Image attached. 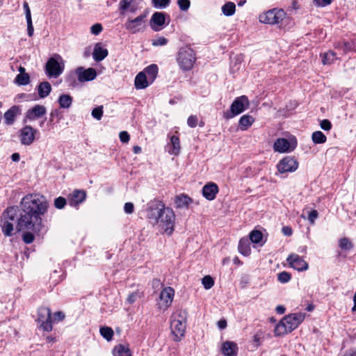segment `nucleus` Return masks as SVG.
<instances>
[{
    "label": "nucleus",
    "mask_w": 356,
    "mask_h": 356,
    "mask_svg": "<svg viewBox=\"0 0 356 356\" xmlns=\"http://www.w3.org/2000/svg\"><path fill=\"white\" fill-rule=\"evenodd\" d=\"M20 206L21 212L17 220V231H44L42 216L47 213L49 207L46 198L40 194H28L22 199Z\"/></svg>",
    "instance_id": "1"
},
{
    "label": "nucleus",
    "mask_w": 356,
    "mask_h": 356,
    "mask_svg": "<svg viewBox=\"0 0 356 356\" xmlns=\"http://www.w3.org/2000/svg\"><path fill=\"white\" fill-rule=\"evenodd\" d=\"M186 327V312L176 309L171 315L170 329L175 341H179L185 334Z\"/></svg>",
    "instance_id": "2"
},
{
    "label": "nucleus",
    "mask_w": 356,
    "mask_h": 356,
    "mask_svg": "<svg viewBox=\"0 0 356 356\" xmlns=\"http://www.w3.org/2000/svg\"><path fill=\"white\" fill-rule=\"evenodd\" d=\"M196 61V54L189 46L181 47L177 53V62L183 71L191 70Z\"/></svg>",
    "instance_id": "3"
},
{
    "label": "nucleus",
    "mask_w": 356,
    "mask_h": 356,
    "mask_svg": "<svg viewBox=\"0 0 356 356\" xmlns=\"http://www.w3.org/2000/svg\"><path fill=\"white\" fill-rule=\"evenodd\" d=\"M249 106L250 102L247 96L238 97L234 100L229 109L223 112V118L226 120L232 119L248 109Z\"/></svg>",
    "instance_id": "4"
},
{
    "label": "nucleus",
    "mask_w": 356,
    "mask_h": 356,
    "mask_svg": "<svg viewBox=\"0 0 356 356\" xmlns=\"http://www.w3.org/2000/svg\"><path fill=\"white\" fill-rule=\"evenodd\" d=\"M147 12H144L135 18L128 17L124 26L131 34L143 33L147 27Z\"/></svg>",
    "instance_id": "5"
},
{
    "label": "nucleus",
    "mask_w": 356,
    "mask_h": 356,
    "mask_svg": "<svg viewBox=\"0 0 356 356\" xmlns=\"http://www.w3.org/2000/svg\"><path fill=\"white\" fill-rule=\"evenodd\" d=\"M65 67L62 57L58 54H55L51 57L45 65V72L49 77L57 78L63 72Z\"/></svg>",
    "instance_id": "6"
},
{
    "label": "nucleus",
    "mask_w": 356,
    "mask_h": 356,
    "mask_svg": "<svg viewBox=\"0 0 356 356\" xmlns=\"http://www.w3.org/2000/svg\"><path fill=\"white\" fill-rule=\"evenodd\" d=\"M164 203L157 199L150 201L147 204V218L152 225L158 224L161 215L165 209Z\"/></svg>",
    "instance_id": "7"
},
{
    "label": "nucleus",
    "mask_w": 356,
    "mask_h": 356,
    "mask_svg": "<svg viewBox=\"0 0 356 356\" xmlns=\"http://www.w3.org/2000/svg\"><path fill=\"white\" fill-rule=\"evenodd\" d=\"M286 17V13L282 9L274 8L269 10L259 15V21L261 23L268 24H278Z\"/></svg>",
    "instance_id": "8"
},
{
    "label": "nucleus",
    "mask_w": 356,
    "mask_h": 356,
    "mask_svg": "<svg viewBox=\"0 0 356 356\" xmlns=\"http://www.w3.org/2000/svg\"><path fill=\"white\" fill-rule=\"evenodd\" d=\"M51 312L49 307H42L38 310L37 321L40 323V327L46 332L52 330Z\"/></svg>",
    "instance_id": "9"
},
{
    "label": "nucleus",
    "mask_w": 356,
    "mask_h": 356,
    "mask_svg": "<svg viewBox=\"0 0 356 356\" xmlns=\"http://www.w3.org/2000/svg\"><path fill=\"white\" fill-rule=\"evenodd\" d=\"M170 22V15L165 13L155 12L149 21V26L154 31H159L163 29L164 25Z\"/></svg>",
    "instance_id": "10"
},
{
    "label": "nucleus",
    "mask_w": 356,
    "mask_h": 356,
    "mask_svg": "<svg viewBox=\"0 0 356 356\" xmlns=\"http://www.w3.org/2000/svg\"><path fill=\"white\" fill-rule=\"evenodd\" d=\"M175 218V216L172 209L168 207L161 215V218L157 225L161 226L166 232L169 231V234H171L173 230Z\"/></svg>",
    "instance_id": "11"
},
{
    "label": "nucleus",
    "mask_w": 356,
    "mask_h": 356,
    "mask_svg": "<svg viewBox=\"0 0 356 356\" xmlns=\"http://www.w3.org/2000/svg\"><path fill=\"white\" fill-rule=\"evenodd\" d=\"M277 168L280 173L292 172L298 169V162L293 157L285 156L279 161Z\"/></svg>",
    "instance_id": "12"
},
{
    "label": "nucleus",
    "mask_w": 356,
    "mask_h": 356,
    "mask_svg": "<svg viewBox=\"0 0 356 356\" xmlns=\"http://www.w3.org/2000/svg\"><path fill=\"white\" fill-rule=\"evenodd\" d=\"M47 113V108L44 106L36 104L29 108L25 113L23 122L25 124L28 121H34L42 117Z\"/></svg>",
    "instance_id": "13"
},
{
    "label": "nucleus",
    "mask_w": 356,
    "mask_h": 356,
    "mask_svg": "<svg viewBox=\"0 0 356 356\" xmlns=\"http://www.w3.org/2000/svg\"><path fill=\"white\" fill-rule=\"evenodd\" d=\"M38 133L36 129L30 125H25L19 130L20 142L24 145H31L35 138V134Z\"/></svg>",
    "instance_id": "14"
},
{
    "label": "nucleus",
    "mask_w": 356,
    "mask_h": 356,
    "mask_svg": "<svg viewBox=\"0 0 356 356\" xmlns=\"http://www.w3.org/2000/svg\"><path fill=\"white\" fill-rule=\"evenodd\" d=\"M305 318V314L299 312L286 316L282 318V321L287 327V330L292 332L298 327Z\"/></svg>",
    "instance_id": "15"
},
{
    "label": "nucleus",
    "mask_w": 356,
    "mask_h": 356,
    "mask_svg": "<svg viewBox=\"0 0 356 356\" xmlns=\"http://www.w3.org/2000/svg\"><path fill=\"white\" fill-rule=\"evenodd\" d=\"M174 296L175 290L173 288L170 286L163 288L159 296L161 301V302L159 304L160 309L165 311L168 307H170L173 301Z\"/></svg>",
    "instance_id": "16"
},
{
    "label": "nucleus",
    "mask_w": 356,
    "mask_h": 356,
    "mask_svg": "<svg viewBox=\"0 0 356 356\" xmlns=\"http://www.w3.org/2000/svg\"><path fill=\"white\" fill-rule=\"evenodd\" d=\"M286 261L289 266L298 271H305L308 269V264L297 254H291L288 256Z\"/></svg>",
    "instance_id": "17"
},
{
    "label": "nucleus",
    "mask_w": 356,
    "mask_h": 356,
    "mask_svg": "<svg viewBox=\"0 0 356 356\" xmlns=\"http://www.w3.org/2000/svg\"><path fill=\"white\" fill-rule=\"evenodd\" d=\"M86 199V193L84 190L75 189L67 196L69 204L73 207H77Z\"/></svg>",
    "instance_id": "18"
},
{
    "label": "nucleus",
    "mask_w": 356,
    "mask_h": 356,
    "mask_svg": "<svg viewBox=\"0 0 356 356\" xmlns=\"http://www.w3.org/2000/svg\"><path fill=\"white\" fill-rule=\"evenodd\" d=\"M76 74L80 82L92 81L97 76L96 70L92 67L86 70L82 67H79L76 70Z\"/></svg>",
    "instance_id": "19"
},
{
    "label": "nucleus",
    "mask_w": 356,
    "mask_h": 356,
    "mask_svg": "<svg viewBox=\"0 0 356 356\" xmlns=\"http://www.w3.org/2000/svg\"><path fill=\"white\" fill-rule=\"evenodd\" d=\"M22 113L21 107L18 105L11 106L3 115L4 122L7 125H12L16 118Z\"/></svg>",
    "instance_id": "20"
},
{
    "label": "nucleus",
    "mask_w": 356,
    "mask_h": 356,
    "mask_svg": "<svg viewBox=\"0 0 356 356\" xmlns=\"http://www.w3.org/2000/svg\"><path fill=\"white\" fill-rule=\"evenodd\" d=\"M217 184L213 182L205 184L202 188V195L208 200H213L218 193Z\"/></svg>",
    "instance_id": "21"
},
{
    "label": "nucleus",
    "mask_w": 356,
    "mask_h": 356,
    "mask_svg": "<svg viewBox=\"0 0 356 356\" xmlns=\"http://www.w3.org/2000/svg\"><path fill=\"white\" fill-rule=\"evenodd\" d=\"M273 149L275 152L283 153L291 152L294 149L291 147L290 142L284 138L277 139L273 144Z\"/></svg>",
    "instance_id": "22"
},
{
    "label": "nucleus",
    "mask_w": 356,
    "mask_h": 356,
    "mask_svg": "<svg viewBox=\"0 0 356 356\" xmlns=\"http://www.w3.org/2000/svg\"><path fill=\"white\" fill-rule=\"evenodd\" d=\"M108 54V51L104 48L101 42L96 43L92 52V58L96 62L103 60Z\"/></svg>",
    "instance_id": "23"
},
{
    "label": "nucleus",
    "mask_w": 356,
    "mask_h": 356,
    "mask_svg": "<svg viewBox=\"0 0 356 356\" xmlns=\"http://www.w3.org/2000/svg\"><path fill=\"white\" fill-rule=\"evenodd\" d=\"M221 351L225 356H236L238 351L237 344L234 341H227L222 343Z\"/></svg>",
    "instance_id": "24"
},
{
    "label": "nucleus",
    "mask_w": 356,
    "mask_h": 356,
    "mask_svg": "<svg viewBox=\"0 0 356 356\" xmlns=\"http://www.w3.org/2000/svg\"><path fill=\"white\" fill-rule=\"evenodd\" d=\"M192 202V198L184 193L177 195L175 199V204L179 209L188 208Z\"/></svg>",
    "instance_id": "25"
},
{
    "label": "nucleus",
    "mask_w": 356,
    "mask_h": 356,
    "mask_svg": "<svg viewBox=\"0 0 356 356\" xmlns=\"http://www.w3.org/2000/svg\"><path fill=\"white\" fill-rule=\"evenodd\" d=\"M149 84V79L147 78V75L145 72H140L136 76L134 80L135 88L138 90L145 89Z\"/></svg>",
    "instance_id": "26"
},
{
    "label": "nucleus",
    "mask_w": 356,
    "mask_h": 356,
    "mask_svg": "<svg viewBox=\"0 0 356 356\" xmlns=\"http://www.w3.org/2000/svg\"><path fill=\"white\" fill-rule=\"evenodd\" d=\"M159 68L156 64H152L146 67L142 72H145L147 78L149 79V83H152L158 74Z\"/></svg>",
    "instance_id": "27"
},
{
    "label": "nucleus",
    "mask_w": 356,
    "mask_h": 356,
    "mask_svg": "<svg viewBox=\"0 0 356 356\" xmlns=\"http://www.w3.org/2000/svg\"><path fill=\"white\" fill-rule=\"evenodd\" d=\"M254 122V118L250 115H243L241 117L238 125L241 131H246Z\"/></svg>",
    "instance_id": "28"
},
{
    "label": "nucleus",
    "mask_w": 356,
    "mask_h": 356,
    "mask_svg": "<svg viewBox=\"0 0 356 356\" xmlns=\"http://www.w3.org/2000/svg\"><path fill=\"white\" fill-rule=\"evenodd\" d=\"M238 250L243 256H248L250 254L251 248L250 246V241L248 238H241L238 243Z\"/></svg>",
    "instance_id": "29"
},
{
    "label": "nucleus",
    "mask_w": 356,
    "mask_h": 356,
    "mask_svg": "<svg viewBox=\"0 0 356 356\" xmlns=\"http://www.w3.org/2000/svg\"><path fill=\"white\" fill-rule=\"evenodd\" d=\"M46 231H47V229H46L45 227H44V231H43L42 232H35L31 229H24L22 231V232H24V234H22V240L25 243L30 244L32 242H33V241L35 239L34 234H37L38 236H40V234L46 232Z\"/></svg>",
    "instance_id": "30"
},
{
    "label": "nucleus",
    "mask_w": 356,
    "mask_h": 356,
    "mask_svg": "<svg viewBox=\"0 0 356 356\" xmlns=\"http://www.w3.org/2000/svg\"><path fill=\"white\" fill-rule=\"evenodd\" d=\"M51 91V84L47 81L41 82L38 86V92L40 98L47 97Z\"/></svg>",
    "instance_id": "31"
},
{
    "label": "nucleus",
    "mask_w": 356,
    "mask_h": 356,
    "mask_svg": "<svg viewBox=\"0 0 356 356\" xmlns=\"http://www.w3.org/2000/svg\"><path fill=\"white\" fill-rule=\"evenodd\" d=\"M73 98L69 94H62L58 99V103L61 108H69L72 104Z\"/></svg>",
    "instance_id": "32"
},
{
    "label": "nucleus",
    "mask_w": 356,
    "mask_h": 356,
    "mask_svg": "<svg viewBox=\"0 0 356 356\" xmlns=\"http://www.w3.org/2000/svg\"><path fill=\"white\" fill-rule=\"evenodd\" d=\"M171 149L168 150L170 154L178 155L180 152V140L178 136L172 135L170 137Z\"/></svg>",
    "instance_id": "33"
},
{
    "label": "nucleus",
    "mask_w": 356,
    "mask_h": 356,
    "mask_svg": "<svg viewBox=\"0 0 356 356\" xmlns=\"http://www.w3.org/2000/svg\"><path fill=\"white\" fill-rule=\"evenodd\" d=\"M114 356H132L129 347L122 344H119L115 346L113 350Z\"/></svg>",
    "instance_id": "34"
},
{
    "label": "nucleus",
    "mask_w": 356,
    "mask_h": 356,
    "mask_svg": "<svg viewBox=\"0 0 356 356\" xmlns=\"http://www.w3.org/2000/svg\"><path fill=\"white\" fill-rule=\"evenodd\" d=\"M1 227L3 234L6 236H11L13 234L14 226L12 222L7 220H1Z\"/></svg>",
    "instance_id": "35"
},
{
    "label": "nucleus",
    "mask_w": 356,
    "mask_h": 356,
    "mask_svg": "<svg viewBox=\"0 0 356 356\" xmlns=\"http://www.w3.org/2000/svg\"><path fill=\"white\" fill-rule=\"evenodd\" d=\"M335 48L339 50H341L343 54H347L354 49V42L352 41L344 40L338 42L335 45Z\"/></svg>",
    "instance_id": "36"
},
{
    "label": "nucleus",
    "mask_w": 356,
    "mask_h": 356,
    "mask_svg": "<svg viewBox=\"0 0 356 356\" xmlns=\"http://www.w3.org/2000/svg\"><path fill=\"white\" fill-rule=\"evenodd\" d=\"M17 213L15 207H10L6 209L3 213V218L2 220H7L10 222H13L17 217Z\"/></svg>",
    "instance_id": "37"
},
{
    "label": "nucleus",
    "mask_w": 356,
    "mask_h": 356,
    "mask_svg": "<svg viewBox=\"0 0 356 356\" xmlns=\"http://www.w3.org/2000/svg\"><path fill=\"white\" fill-rule=\"evenodd\" d=\"M236 5L234 3L229 1L222 6V12L226 16H232L235 13Z\"/></svg>",
    "instance_id": "38"
},
{
    "label": "nucleus",
    "mask_w": 356,
    "mask_h": 356,
    "mask_svg": "<svg viewBox=\"0 0 356 356\" xmlns=\"http://www.w3.org/2000/svg\"><path fill=\"white\" fill-rule=\"evenodd\" d=\"M312 139L315 144H323L326 142L327 138L322 131H316L312 134Z\"/></svg>",
    "instance_id": "39"
},
{
    "label": "nucleus",
    "mask_w": 356,
    "mask_h": 356,
    "mask_svg": "<svg viewBox=\"0 0 356 356\" xmlns=\"http://www.w3.org/2000/svg\"><path fill=\"white\" fill-rule=\"evenodd\" d=\"M289 332H291L287 330V327L282 320L275 325L274 329V334L275 336H282Z\"/></svg>",
    "instance_id": "40"
},
{
    "label": "nucleus",
    "mask_w": 356,
    "mask_h": 356,
    "mask_svg": "<svg viewBox=\"0 0 356 356\" xmlns=\"http://www.w3.org/2000/svg\"><path fill=\"white\" fill-rule=\"evenodd\" d=\"M337 60L336 54L332 51H329L322 55V61L324 65H330Z\"/></svg>",
    "instance_id": "41"
},
{
    "label": "nucleus",
    "mask_w": 356,
    "mask_h": 356,
    "mask_svg": "<svg viewBox=\"0 0 356 356\" xmlns=\"http://www.w3.org/2000/svg\"><path fill=\"white\" fill-rule=\"evenodd\" d=\"M249 236H250L249 241H250L253 243H257V244L259 243L262 241V238H263L262 233L260 231L257 230V229L252 230L250 233Z\"/></svg>",
    "instance_id": "42"
},
{
    "label": "nucleus",
    "mask_w": 356,
    "mask_h": 356,
    "mask_svg": "<svg viewBox=\"0 0 356 356\" xmlns=\"http://www.w3.org/2000/svg\"><path fill=\"white\" fill-rule=\"evenodd\" d=\"M99 332L101 335L108 341L113 339L114 334L112 328L106 326L100 327Z\"/></svg>",
    "instance_id": "43"
},
{
    "label": "nucleus",
    "mask_w": 356,
    "mask_h": 356,
    "mask_svg": "<svg viewBox=\"0 0 356 356\" xmlns=\"http://www.w3.org/2000/svg\"><path fill=\"white\" fill-rule=\"evenodd\" d=\"M15 81L19 86H25L29 83L30 76L27 73L19 74L16 76Z\"/></svg>",
    "instance_id": "44"
},
{
    "label": "nucleus",
    "mask_w": 356,
    "mask_h": 356,
    "mask_svg": "<svg viewBox=\"0 0 356 356\" xmlns=\"http://www.w3.org/2000/svg\"><path fill=\"white\" fill-rule=\"evenodd\" d=\"M339 245L341 250H350L353 244L348 238L343 237L339 241Z\"/></svg>",
    "instance_id": "45"
},
{
    "label": "nucleus",
    "mask_w": 356,
    "mask_h": 356,
    "mask_svg": "<svg viewBox=\"0 0 356 356\" xmlns=\"http://www.w3.org/2000/svg\"><path fill=\"white\" fill-rule=\"evenodd\" d=\"M131 0H121L119 3V10L121 15H124L125 12L130 8Z\"/></svg>",
    "instance_id": "46"
},
{
    "label": "nucleus",
    "mask_w": 356,
    "mask_h": 356,
    "mask_svg": "<svg viewBox=\"0 0 356 356\" xmlns=\"http://www.w3.org/2000/svg\"><path fill=\"white\" fill-rule=\"evenodd\" d=\"M277 280L281 283H287L291 280V275L286 271H282L278 273Z\"/></svg>",
    "instance_id": "47"
},
{
    "label": "nucleus",
    "mask_w": 356,
    "mask_h": 356,
    "mask_svg": "<svg viewBox=\"0 0 356 356\" xmlns=\"http://www.w3.org/2000/svg\"><path fill=\"white\" fill-rule=\"evenodd\" d=\"M202 283L205 289H210L214 285V280L210 275H206L202 278Z\"/></svg>",
    "instance_id": "48"
},
{
    "label": "nucleus",
    "mask_w": 356,
    "mask_h": 356,
    "mask_svg": "<svg viewBox=\"0 0 356 356\" xmlns=\"http://www.w3.org/2000/svg\"><path fill=\"white\" fill-rule=\"evenodd\" d=\"M54 207L58 209H63L67 204V200L63 197H58L54 200Z\"/></svg>",
    "instance_id": "49"
},
{
    "label": "nucleus",
    "mask_w": 356,
    "mask_h": 356,
    "mask_svg": "<svg viewBox=\"0 0 356 356\" xmlns=\"http://www.w3.org/2000/svg\"><path fill=\"white\" fill-rule=\"evenodd\" d=\"M152 1L154 8H164L170 4V0H152Z\"/></svg>",
    "instance_id": "50"
},
{
    "label": "nucleus",
    "mask_w": 356,
    "mask_h": 356,
    "mask_svg": "<svg viewBox=\"0 0 356 356\" xmlns=\"http://www.w3.org/2000/svg\"><path fill=\"white\" fill-rule=\"evenodd\" d=\"M103 113H104V111H103V106H97V107L95 108L92 111V116L95 119H97V120H99L102 118Z\"/></svg>",
    "instance_id": "51"
},
{
    "label": "nucleus",
    "mask_w": 356,
    "mask_h": 356,
    "mask_svg": "<svg viewBox=\"0 0 356 356\" xmlns=\"http://www.w3.org/2000/svg\"><path fill=\"white\" fill-rule=\"evenodd\" d=\"M177 4L181 11H187L191 6L190 0H178Z\"/></svg>",
    "instance_id": "52"
},
{
    "label": "nucleus",
    "mask_w": 356,
    "mask_h": 356,
    "mask_svg": "<svg viewBox=\"0 0 356 356\" xmlns=\"http://www.w3.org/2000/svg\"><path fill=\"white\" fill-rule=\"evenodd\" d=\"M102 30V25L99 23L95 24L90 27V33L95 35H99Z\"/></svg>",
    "instance_id": "53"
},
{
    "label": "nucleus",
    "mask_w": 356,
    "mask_h": 356,
    "mask_svg": "<svg viewBox=\"0 0 356 356\" xmlns=\"http://www.w3.org/2000/svg\"><path fill=\"white\" fill-rule=\"evenodd\" d=\"M198 118L196 115H190L187 120V124L191 128H194L197 125Z\"/></svg>",
    "instance_id": "54"
},
{
    "label": "nucleus",
    "mask_w": 356,
    "mask_h": 356,
    "mask_svg": "<svg viewBox=\"0 0 356 356\" xmlns=\"http://www.w3.org/2000/svg\"><path fill=\"white\" fill-rule=\"evenodd\" d=\"M168 43V40L164 37H159L158 38L152 41V45L157 46H163Z\"/></svg>",
    "instance_id": "55"
},
{
    "label": "nucleus",
    "mask_w": 356,
    "mask_h": 356,
    "mask_svg": "<svg viewBox=\"0 0 356 356\" xmlns=\"http://www.w3.org/2000/svg\"><path fill=\"white\" fill-rule=\"evenodd\" d=\"M332 0H313V3L317 7H325L331 4Z\"/></svg>",
    "instance_id": "56"
},
{
    "label": "nucleus",
    "mask_w": 356,
    "mask_h": 356,
    "mask_svg": "<svg viewBox=\"0 0 356 356\" xmlns=\"http://www.w3.org/2000/svg\"><path fill=\"white\" fill-rule=\"evenodd\" d=\"M60 113L58 109H54L51 111L49 115V122L52 124L54 122V118H57L58 120L60 118Z\"/></svg>",
    "instance_id": "57"
},
{
    "label": "nucleus",
    "mask_w": 356,
    "mask_h": 356,
    "mask_svg": "<svg viewBox=\"0 0 356 356\" xmlns=\"http://www.w3.org/2000/svg\"><path fill=\"white\" fill-rule=\"evenodd\" d=\"M120 140L122 143H127L130 140L129 134L127 131H121L119 134Z\"/></svg>",
    "instance_id": "58"
},
{
    "label": "nucleus",
    "mask_w": 356,
    "mask_h": 356,
    "mask_svg": "<svg viewBox=\"0 0 356 356\" xmlns=\"http://www.w3.org/2000/svg\"><path fill=\"white\" fill-rule=\"evenodd\" d=\"M321 129L325 131H330L332 128V124L328 120H323L320 123Z\"/></svg>",
    "instance_id": "59"
},
{
    "label": "nucleus",
    "mask_w": 356,
    "mask_h": 356,
    "mask_svg": "<svg viewBox=\"0 0 356 356\" xmlns=\"http://www.w3.org/2000/svg\"><path fill=\"white\" fill-rule=\"evenodd\" d=\"M139 298V293L138 292H133L131 294L129 295L127 301L129 304H133L135 302L137 299Z\"/></svg>",
    "instance_id": "60"
},
{
    "label": "nucleus",
    "mask_w": 356,
    "mask_h": 356,
    "mask_svg": "<svg viewBox=\"0 0 356 356\" xmlns=\"http://www.w3.org/2000/svg\"><path fill=\"white\" fill-rule=\"evenodd\" d=\"M124 211L126 213H132L134 211V204L131 202H126L124 206Z\"/></svg>",
    "instance_id": "61"
},
{
    "label": "nucleus",
    "mask_w": 356,
    "mask_h": 356,
    "mask_svg": "<svg viewBox=\"0 0 356 356\" xmlns=\"http://www.w3.org/2000/svg\"><path fill=\"white\" fill-rule=\"evenodd\" d=\"M262 339H263V337H262V333L261 332H257L254 335V337H253V341L254 343H256V346L258 347L261 341H262Z\"/></svg>",
    "instance_id": "62"
},
{
    "label": "nucleus",
    "mask_w": 356,
    "mask_h": 356,
    "mask_svg": "<svg viewBox=\"0 0 356 356\" xmlns=\"http://www.w3.org/2000/svg\"><path fill=\"white\" fill-rule=\"evenodd\" d=\"M318 211L316 210H312L309 213L308 219L312 222L314 223V220L318 218Z\"/></svg>",
    "instance_id": "63"
},
{
    "label": "nucleus",
    "mask_w": 356,
    "mask_h": 356,
    "mask_svg": "<svg viewBox=\"0 0 356 356\" xmlns=\"http://www.w3.org/2000/svg\"><path fill=\"white\" fill-rule=\"evenodd\" d=\"M27 22V33L29 37L33 36L34 32V28L33 26L32 20L26 21Z\"/></svg>",
    "instance_id": "64"
}]
</instances>
